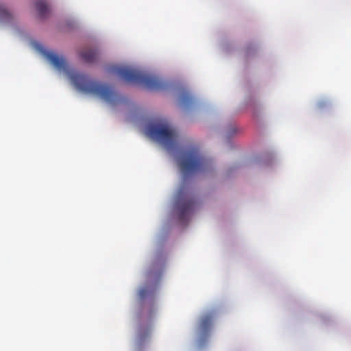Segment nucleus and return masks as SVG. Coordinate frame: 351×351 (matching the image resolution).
Segmentation results:
<instances>
[{"instance_id":"nucleus-8","label":"nucleus","mask_w":351,"mask_h":351,"mask_svg":"<svg viewBox=\"0 0 351 351\" xmlns=\"http://www.w3.org/2000/svg\"><path fill=\"white\" fill-rule=\"evenodd\" d=\"M180 102L185 108H189L194 102V99L187 90H182L180 95Z\"/></svg>"},{"instance_id":"nucleus-6","label":"nucleus","mask_w":351,"mask_h":351,"mask_svg":"<svg viewBox=\"0 0 351 351\" xmlns=\"http://www.w3.org/2000/svg\"><path fill=\"white\" fill-rule=\"evenodd\" d=\"M214 320V315L208 313L204 315L199 322V334L200 341H205L210 335Z\"/></svg>"},{"instance_id":"nucleus-3","label":"nucleus","mask_w":351,"mask_h":351,"mask_svg":"<svg viewBox=\"0 0 351 351\" xmlns=\"http://www.w3.org/2000/svg\"><path fill=\"white\" fill-rule=\"evenodd\" d=\"M179 165L183 173V179L197 172H203L211 166L210 161L202 156L196 147L184 150L180 158Z\"/></svg>"},{"instance_id":"nucleus-10","label":"nucleus","mask_w":351,"mask_h":351,"mask_svg":"<svg viewBox=\"0 0 351 351\" xmlns=\"http://www.w3.org/2000/svg\"><path fill=\"white\" fill-rule=\"evenodd\" d=\"M156 291V286L154 287H145L139 291V297L141 299H145L147 297H153Z\"/></svg>"},{"instance_id":"nucleus-12","label":"nucleus","mask_w":351,"mask_h":351,"mask_svg":"<svg viewBox=\"0 0 351 351\" xmlns=\"http://www.w3.org/2000/svg\"><path fill=\"white\" fill-rule=\"evenodd\" d=\"M248 50H249V47H247L246 48V51H248Z\"/></svg>"},{"instance_id":"nucleus-2","label":"nucleus","mask_w":351,"mask_h":351,"mask_svg":"<svg viewBox=\"0 0 351 351\" xmlns=\"http://www.w3.org/2000/svg\"><path fill=\"white\" fill-rule=\"evenodd\" d=\"M112 70L128 83L141 85L152 90H159L165 88V84L156 75L126 66H114Z\"/></svg>"},{"instance_id":"nucleus-1","label":"nucleus","mask_w":351,"mask_h":351,"mask_svg":"<svg viewBox=\"0 0 351 351\" xmlns=\"http://www.w3.org/2000/svg\"><path fill=\"white\" fill-rule=\"evenodd\" d=\"M41 51L56 69L63 71L69 77L71 82L79 91L96 96L113 105L119 101L117 93L112 86L93 80L86 74L71 70L63 56L46 49Z\"/></svg>"},{"instance_id":"nucleus-4","label":"nucleus","mask_w":351,"mask_h":351,"mask_svg":"<svg viewBox=\"0 0 351 351\" xmlns=\"http://www.w3.org/2000/svg\"><path fill=\"white\" fill-rule=\"evenodd\" d=\"M146 133L168 150H173L176 146L177 134L167 123L150 124L147 128Z\"/></svg>"},{"instance_id":"nucleus-9","label":"nucleus","mask_w":351,"mask_h":351,"mask_svg":"<svg viewBox=\"0 0 351 351\" xmlns=\"http://www.w3.org/2000/svg\"><path fill=\"white\" fill-rule=\"evenodd\" d=\"M36 8L40 18H45L49 12V8L47 3L43 0H38L36 2Z\"/></svg>"},{"instance_id":"nucleus-11","label":"nucleus","mask_w":351,"mask_h":351,"mask_svg":"<svg viewBox=\"0 0 351 351\" xmlns=\"http://www.w3.org/2000/svg\"><path fill=\"white\" fill-rule=\"evenodd\" d=\"M12 14L6 9V8L0 4V22L9 23L12 20Z\"/></svg>"},{"instance_id":"nucleus-7","label":"nucleus","mask_w":351,"mask_h":351,"mask_svg":"<svg viewBox=\"0 0 351 351\" xmlns=\"http://www.w3.org/2000/svg\"><path fill=\"white\" fill-rule=\"evenodd\" d=\"M81 58L87 63L94 62L98 58V51L95 49H85L80 53Z\"/></svg>"},{"instance_id":"nucleus-5","label":"nucleus","mask_w":351,"mask_h":351,"mask_svg":"<svg viewBox=\"0 0 351 351\" xmlns=\"http://www.w3.org/2000/svg\"><path fill=\"white\" fill-rule=\"evenodd\" d=\"M176 206L179 220L182 223L187 221L190 215L195 209V201L193 199L185 197L182 187L179 189L176 195Z\"/></svg>"}]
</instances>
